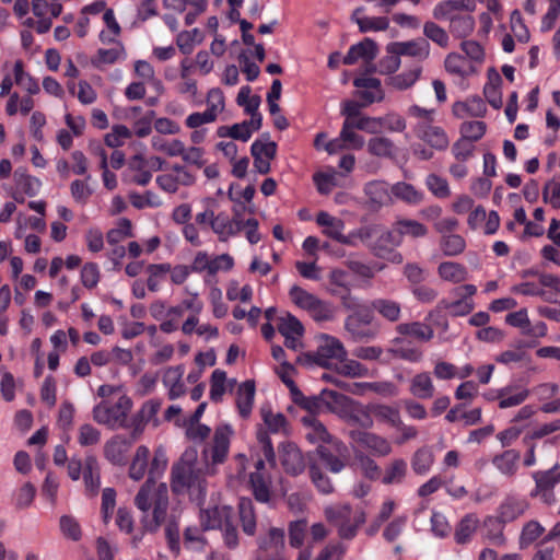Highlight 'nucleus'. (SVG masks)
<instances>
[{"label": "nucleus", "instance_id": "obj_34", "mask_svg": "<svg viewBox=\"0 0 560 560\" xmlns=\"http://www.w3.org/2000/svg\"><path fill=\"white\" fill-rule=\"evenodd\" d=\"M476 9V0H447L440 2L433 9V16L438 20H446L454 11L463 10L472 12Z\"/></svg>", "mask_w": 560, "mask_h": 560}, {"label": "nucleus", "instance_id": "obj_58", "mask_svg": "<svg viewBox=\"0 0 560 560\" xmlns=\"http://www.w3.org/2000/svg\"><path fill=\"white\" fill-rule=\"evenodd\" d=\"M261 121L262 117L255 116L254 119L232 125V139L246 142L250 139L254 131L260 129Z\"/></svg>", "mask_w": 560, "mask_h": 560}, {"label": "nucleus", "instance_id": "obj_37", "mask_svg": "<svg viewBox=\"0 0 560 560\" xmlns=\"http://www.w3.org/2000/svg\"><path fill=\"white\" fill-rule=\"evenodd\" d=\"M249 483L255 499L261 503H267L271 497V480L265 472L254 471L249 475Z\"/></svg>", "mask_w": 560, "mask_h": 560}, {"label": "nucleus", "instance_id": "obj_64", "mask_svg": "<svg viewBox=\"0 0 560 560\" xmlns=\"http://www.w3.org/2000/svg\"><path fill=\"white\" fill-rule=\"evenodd\" d=\"M307 527L305 518L291 521L288 524L289 544L292 548L299 549L304 545Z\"/></svg>", "mask_w": 560, "mask_h": 560}, {"label": "nucleus", "instance_id": "obj_16", "mask_svg": "<svg viewBox=\"0 0 560 560\" xmlns=\"http://www.w3.org/2000/svg\"><path fill=\"white\" fill-rule=\"evenodd\" d=\"M185 366L183 364L171 365L162 371V384L166 389L170 400H175L183 397L186 392L184 381Z\"/></svg>", "mask_w": 560, "mask_h": 560}, {"label": "nucleus", "instance_id": "obj_51", "mask_svg": "<svg viewBox=\"0 0 560 560\" xmlns=\"http://www.w3.org/2000/svg\"><path fill=\"white\" fill-rule=\"evenodd\" d=\"M434 463V455L429 447L417 450L411 458V467L415 474L423 476L428 474Z\"/></svg>", "mask_w": 560, "mask_h": 560}, {"label": "nucleus", "instance_id": "obj_21", "mask_svg": "<svg viewBox=\"0 0 560 560\" xmlns=\"http://www.w3.org/2000/svg\"><path fill=\"white\" fill-rule=\"evenodd\" d=\"M401 243L396 223H394L392 229L388 230L378 225V233L375 235L372 252L375 256H386L387 249L398 247Z\"/></svg>", "mask_w": 560, "mask_h": 560}, {"label": "nucleus", "instance_id": "obj_47", "mask_svg": "<svg viewBox=\"0 0 560 560\" xmlns=\"http://www.w3.org/2000/svg\"><path fill=\"white\" fill-rule=\"evenodd\" d=\"M320 399L327 406V408L331 412L336 413L339 418L342 413H345V409L352 400L348 396L330 389L322 390Z\"/></svg>", "mask_w": 560, "mask_h": 560}, {"label": "nucleus", "instance_id": "obj_12", "mask_svg": "<svg viewBox=\"0 0 560 560\" xmlns=\"http://www.w3.org/2000/svg\"><path fill=\"white\" fill-rule=\"evenodd\" d=\"M195 183L192 174L183 165L175 164L172 168L156 177L158 186L167 194H175L182 186H190Z\"/></svg>", "mask_w": 560, "mask_h": 560}, {"label": "nucleus", "instance_id": "obj_10", "mask_svg": "<svg viewBox=\"0 0 560 560\" xmlns=\"http://www.w3.org/2000/svg\"><path fill=\"white\" fill-rule=\"evenodd\" d=\"M250 153L254 158L255 170L259 174H267L270 172V163L277 154V143L271 141L268 135H262L252 143Z\"/></svg>", "mask_w": 560, "mask_h": 560}, {"label": "nucleus", "instance_id": "obj_55", "mask_svg": "<svg viewBox=\"0 0 560 560\" xmlns=\"http://www.w3.org/2000/svg\"><path fill=\"white\" fill-rule=\"evenodd\" d=\"M340 177L341 174L331 168L328 172L316 173L313 179L319 194L328 195L334 187L340 186Z\"/></svg>", "mask_w": 560, "mask_h": 560}, {"label": "nucleus", "instance_id": "obj_49", "mask_svg": "<svg viewBox=\"0 0 560 560\" xmlns=\"http://www.w3.org/2000/svg\"><path fill=\"white\" fill-rule=\"evenodd\" d=\"M401 241L405 236L412 238L425 237L429 229L421 222L412 219H399L396 222Z\"/></svg>", "mask_w": 560, "mask_h": 560}, {"label": "nucleus", "instance_id": "obj_9", "mask_svg": "<svg viewBox=\"0 0 560 560\" xmlns=\"http://www.w3.org/2000/svg\"><path fill=\"white\" fill-rule=\"evenodd\" d=\"M277 328L283 336L287 348L294 351L303 349L304 326L298 317L285 313L278 318Z\"/></svg>", "mask_w": 560, "mask_h": 560}, {"label": "nucleus", "instance_id": "obj_23", "mask_svg": "<svg viewBox=\"0 0 560 560\" xmlns=\"http://www.w3.org/2000/svg\"><path fill=\"white\" fill-rule=\"evenodd\" d=\"M364 194L368 197L370 207L374 210L387 206L392 201L388 185L383 180H372L366 183L364 186Z\"/></svg>", "mask_w": 560, "mask_h": 560}, {"label": "nucleus", "instance_id": "obj_50", "mask_svg": "<svg viewBox=\"0 0 560 560\" xmlns=\"http://www.w3.org/2000/svg\"><path fill=\"white\" fill-rule=\"evenodd\" d=\"M366 521V514L363 510L357 511L353 515V520H348L346 522H341L339 526H337L338 535L341 539H353L361 525H363Z\"/></svg>", "mask_w": 560, "mask_h": 560}, {"label": "nucleus", "instance_id": "obj_15", "mask_svg": "<svg viewBox=\"0 0 560 560\" xmlns=\"http://www.w3.org/2000/svg\"><path fill=\"white\" fill-rule=\"evenodd\" d=\"M132 444L126 435L116 434L104 443V457L115 466H125Z\"/></svg>", "mask_w": 560, "mask_h": 560}, {"label": "nucleus", "instance_id": "obj_22", "mask_svg": "<svg viewBox=\"0 0 560 560\" xmlns=\"http://www.w3.org/2000/svg\"><path fill=\"white\" fill-rule=\"evenodd\" d=\"M231 513V508L226 505L202 509L199 516L202 530L223 527L229 522Z\"/></svg>", "mask_w": 560, "mask_h": 560}, {"label": "nucleus", "instance_id": "obj_8", "mask_svg": "<svg viewBox=\"0 0 560 560\" xmlns=\"http://www.w3.org/2000/svg\"><path fill=\"white\" fill-rule=\"evenodd\" d=\"M301 421L305 429V438L311 443L318 444V446L330 444L335 451H346V445L341 441L334 439L326 427L313 415L304 416Z\"/></svg>", "mask_w": 560, "mask_h": 560}, {"label": "nucleus", "instance_id": "obj_60", "mask_svg": "<svg viewBox=\"0 0 560 560\" xmlns=\"http://www.w3.org/2000/svg\"><path fill=\"white\" fill-rule=\"evenodd\" d=\"M324 515L330 524L339 526L341 522H346L351 518L352 508L348 503L330 504L325 506Z\"/></svg>", "mask_w": 560, "mask_h": 560}, {"label": "nucleus", "instance_id": "obj_19", "mask_svg": "<svg viewBox=\"0 0 560 560\" xmlns=\"http://www.w3.org/2000/svg\"><path fill=\"white\" fill-rule=\"evenodd\" d=\"M494 468L506 478H514L521 465V453L514 448L505 450L492 458Z\"/></svg>", "mask_w": 560, "mask_h": 560}, {"label": "nucleus", "instance_id": "obj_56", "mask_svg": "<svg viewBox=\"0 0 560 560\" xmlns=\"http://www.w3.org/2000/svg\"><path fill=\"white\" fill-rule=\"evenodd\" d=\"M203 35L200 30L194 28L190 31L180 32L176 37V45L184 55L192 52L194 48L202 43Z\"/></svg>", "mask_w": 560, "mask_h": 560}, {"label": "nucleus", "instance_id": "obj_31", "mask_svg": "<svg viewBox=\"0 0 560 560\" xmlns=\"http://www.w3.org/2000/svg\"><path fill=\"white\" fill-rule=\"evenodd\" d=\"M340 418L349 424L359 425L365 429H369L373 425V419L369 410L353 399L345 409V413H342Z\"/></svg>", "mask_w": 560, "mask_h": 560}, {"label": "nucleus", "instance_id": "obj_17", "mask_svg": "<svg viewBox=\"0 0 560 560\" xmlns=\"http://www.w3.org/2000/svg\"><path fill=\"white\" fill-rule=\"evenodd\" d=\"M416 136L435 150L443 151L447 149L450 139L445 130L428 122H417L415 126Z\"/></svg>", "mask_w": 560, "mask_h": 560}, {"label": "nucleus", "instance_id": "obj_29", "mask_svg": "<svg viewBox=\"0 0 560 560\" xmlns=\"http://www.w3.org/2000/svg\"><path fill=\"white\" fill-rule=\"evenodd\" d=\"M255 382L245 381L238 385L236 390V408L242 418L246 419L250 416L255 400Z\"/></svg>", "mask_w": 560, "mask_h": 560}, {"label": "nucleus", "instance_id": "obj_3", "mask_svg": "<svg viewBox=\"0 0 560 560\" xmlns=\"http://www.w3.org/2000/svg\"><path fill=\"white\" fill-rule=\"evenodd\" d=\"M234 436V429L229 423L214 427L212 435L203 444L201 458L207 475H214L217 467L225 463L230 454V446Z\"/></svg>", "mask_w": 560, "mask_h": 560}, {"label": "nucleus", "instance_id": "obj_24", "mask_svg": "<svg viewBox=\"0 0 560 560\" xmlns=\"http://www.w3.org/2000/svg\"><path fill=\"white\" fill-rule=\"evenodd\" d=\"M316 223L323 228L324 235L343 244L346 225L340 218L334 217L326 211H320L316 215Z\"/></svg>", "mask_w": 560, "mask_h": 560}, {"label": "nucleus", "instance_id": "obj_48", "mask_svg": "<svg viewBox=\"0 0 560 560\" xmlns=\"http://www.w3.org/2000/svg\"><path fill=\"white\" fill-rule=\"evenodd\" d=\"M240 521L243 532L248 536L256 533V516L253 502L247 498H242L238 503Z\"/></svg>", "mask_w": 560, "mask_h": 560}, {"label": "nucleus", "instance_id": "obj_45", "mask_svg": "<svg viewBox=\"0 0 560 560\" xmlns=\"http://www.w3.org/2000/svg\"><path fill=\"white\" fill-rule=\"evenodd\" d=\"M396 330L404 336H411L420 341L427 342L434 336L433 329L421 322L402 323L397 325Z\"/></svg>", "mask_w": 560, "mask_h": 560}, {"label": "nucleus", "instance_id": "obj_62", "mask_svg": "<svg viewBox=\"0 0 560 560\" xmlns=\"http://www.w3.org/2000/svg\"><path fill=\"white\" fill-rule=\"evenodd\" d=\"M249 86H242L237 94V104L243 106L245 112L250 115V119H254L255 116L261 117L258 112L260 105V97L257 95L250 94Z\"/></svg>", "mask_w": 560, "mask_h": 560}, {"label": "nucleus", "instance_id": "obj_27", "mask_svg": "<svg viewBox=\"0 0 560 560\" xmlns=\"http://www.w3.org/2000/svg\"><path fill=\"white\" fill-rule=\"evenodd\" d=\"M529 396V390L517 384L499 388V408L508 409L522 405Z\"/></svg>", "mask_w": 560, "mask_h": 560}, {"label": "nucleus", "instance_id": "obj_7", "mask_svg": "<svg viewBox=\"0 0 560 560\" xmlns=\"http://www.w3.org/2000/svg\"><path fill=\"white\" fill-rule=\"evenodd\" d=\"M258 550L266 560H287L284 530L278 527H270L258 540Z\"/></svg>", "mask_w": 560, "mask_h": 560}, {"label": "nucleus", "instance_id": "obj_53", "mask_svg": "<svg viewBox=\"0 0 560 560\" xmlns=\"http://www.w3.org/2000/svg\"><path fill=\"white\" fill-rule=\"evenodd\" d=\"M354 465L368 479L376 480L381 476V468L376 462L361 451L354 453Z\"/></svg>", "mask_w": 560, "mask_h": 560}, {"label": "nucleus", "instance_id": "obj_39", "mask_svg": "<svg viewBox=\"0 0 560 560\" xmlns=\"http://www.w3.org/2000/svg\"><path fill=\"white\" fill-rule=\"evenodd\" d=\"M338 454H332L325 445H320L317 447V454L329 471L334 474H339L347 464L348 454L346 451H336Z\"/></svg>", "mask_w": 560, "mask_h": 560}, {"label": "nucleus", "instance_id": "obj_25", "mask_svg": "<svg viewBox=\"0 0 560 560\" xmlns=\"http://www.w3.org/2000/svg\"><path fill=\"white\" fill-rule=\"evenodd\" d=\"M378 52L376 43L371 38H364L362 42L352 45L343 58L345 65H353L359 59L372 61Z\"/></svg>", "mask_w": 560, "mask_h": 560}, {"label": "nucleus", "instance_id": "obj_59", "mask_svg": "<svg viewBox=\"0 0 560 560\" xmlns=\"http://www.w3.org/2000/svg\"><path fill=\"white\" fill-rule=\"evenodd\" d=\"M407 474V463L405 459L397 458L390 462L386 467L382 482L384 485L401 483Z\"/></svg>", "mask_w": 560, "mask_h": 560}, {"label": "nucleus", "instance_id": "obj_42", "mask_svg": "<svg viewBox=\"0 0 560 560\" xmlns=\"http://www.w3.org/2000/svg\"><path fill=\"white\" fill-rule=\"evenodd\" d=\"M438 275L444 281L460 283L468 279L467 269L455 261H444L438 267Z\"/></svg>", "mask_w": 560, "mask_h": 560}, {"label": "nucleus", "instance_id": "obj_5", "mask_svg": "<svg viewBox=\"0 0 560 560\" xmlns=\"http://www.w3.org/2000/svg\"><path fill=\"white\" fill-rule=\"evenodd\" d=\"M289 296L296 307L305 311L315 322H329L335 318L336 308L330 302L320 300L299 285L291 287Z\"/></svg>", "mask_w": 560, "mask_h": 560}, {"label": "nucleus", "instance_id": "obj_41", "mask_svg": "<svg viewBox=\"0 0 560 560\" xmlns=\"http://www.w3.org/2000/svg\"><path fill=\"white\" fill-rule=\"evenodd\" d=\"M203 303L197 293H190L186 299L177 305L167 308V317L178 319L184 316L185 312L201 313Z\"/></svg>", "mask_w": 560, "mask_h": 560}, {"label": "nucleus", "instance_id": "obj_2", "mask_svg": "<svg viewBox=\"0 0 560 560\" xmlns=\"http://www.w3.org/2000/svg\"><path fill=\"white\" fill-rule=\"evenodd\" d=\"M197 451L187 450L180 460L172 468V489L174 492L188 490L190 495L201 501L206 497L207 483L201 468L196 466Z\"/></svg>", "mask_w": 560, "mask_h": 560}, {"label": "nucleus", "instance_id": "obj_14", "mask_svg": "<svg viewBox=\"0 0 560 560\" xmlns=\"http://www.w3.org/2000/svg\"><path fill=\"white\" fill-rule=\"evenodd\" d=\"M431 51L430 44L425 38H416L405 42H392L386 46V52H394L401 56L411 57L418 61H424L429 58Z\"/></svg>", "mask_w": 560, "mask_h": 560}, {"label": "nucleus", "instance_id": "obj_35", "mask_svg": "<svg viewBox=\"0 0 560 560\" xmlns=\"http://www.w3.org/2000/svg\"><path fill=\"white\" fill-rule=\"evenodd\" d=\"M434 384L428 372H420L410 380L409 392L419 399H430L434 395Z\"/></svg>", "mask_w": 560, "mask_h": 560}, {"label": "nucleus", "instance_id": "obj_57", "mask_svg": "<svg viewBox=\"0 0 560 560\" xmlns=\"http://www.w3.org/2000/svg\"><path fill=\"white\" fill-rule=\"evenodd\" d=\"M447 20H450V31L456 37H467L475 30V20L470 15H454Z\"/></svg>", "mask_w": 560, "mask_h": 560}, {"label": "nucleus", "instance_id": "obj_52", "mask_svg": "<svg viewBox=\"0 0 560 560\" xmlns=\"http://www.w3.org/2000/svg\"><path fill=\"white\" fill-rule=\"evenodd\" d=\"M374 417L393 428H400L401 418L398 408L388 405H374L371 407Z\"/></svg>", "mask_w": 560, "mask_h": 560}, {"label": "nucleus", "instance_id": "obj_26", "mask_svg": "<svg viewBox=\"0 0 560 560\" xmlns=\"http://www.w3.org/2000/svg\"><path fill=\"white\" fill-rule=\"evenodd\" d=\"M377 233L378 224L361 225L346 234L342 245L357 247L360 244H364L372 250Z\"/></svg>", "mask_w": 560, "mask_h": 560}, {"label": "nucleus", "instance_id": "obj_30", "mask_svg": "<svg viewBox=\"0 0 560 560\" xmlns=\"http://www.w3.org/2000/svg\"><path fill=\"white\" fill-rule=\"evenodd\" d=\"M444 67L450 74L455 75L460 80L467 79L476 73V68L471 61H468L457 52H451L446 56Z\"/></svg>", "mask_w": 560, "mask_h": 560}, {"label": "nucleus", "instance_id": "obj_1", "mask_svg": "<svg viewBox=\"0 0 560 560\" xmlns=\"http://www.w3.org/2000/svg\"><path fill=\"white\" fill-rule=\"evenodd\" d=\"M135 505L143 513L152 508V518L144 521L148 532L155 533L160 526L167 522L168 489L164 482L147 480L135 498Z\"/></svg>", "mask_w": 560, "mask_h": 560}, {"label": "nucleus", "instance_id": "obj_46", "mask_svg": "<svg viewBox=\"0 0 560 560\" xmlns=\"http://www.w3.org/2000/svg\"><path fill=\"white\" fill-rule=\"evenodd\" d=\"M236 384L235 380H228L226 373L222 370H214L210 380V398L213 401H221L228 386L231 388Z\"/></svg>", "mask_w": 560, "mask_h": 560}, {"label": "nucleus", "instance_id": "obj_38", "mask_svg": "<svg viewBox=\"0 0 560 560\" xmlns=\"http://www.w3.org/2000/svg\"><path fill=\"white\" fill-rule=\"evenodd\" d=\"M149 456L150 450L145 445H139L136 448L128 471V475L132 480L139 481L145 476Z\"/></svg>", "mask_w": 560, "mask_h": 560}, {"label": "nucleus", "instance_id": "obj_32", "mask_svg": "<svg viewBox=\"0 0 560 560\" xmlns=\"http://www.w3.org/2000/svg\"><path fill=\"white\" fill-rule=\"evenodd\" d=\"M422 67L419 65L400 73L388 77L386 84L397 91H406L412 88L422 74Z\"/></svg>", "mask_w": 560, "mask_h": 560}, {"label": "nucleus", "instance_id": "obj_6", "mask_svg": "<svg viewBox=\"0 0 560 560\" xmlns=\"http://www.w3.org/2000/svg\"><path fill=\"white\" fill-rule=\"evenodd\" d=\"M528 508V503L516 497H506L498 509V516H489L485 521L486 526H492L497 528V532L489 535V538L493 544L503 545L504 536L502 533V525L513 522L522 516Z\"/></svg>", "mask_w": 560, "mask_h": 560}, {"label": "nucleus", "instance_id": "obj_28", "mask_svg": "<svg viewBox=\"0 0 560 560\" xmlns=\"http://www.w3.org/2000/svg\"><path fill=\"white\" fill-rule=\"evenodd\" d=\"M242 225V221L236 219L232 220L228 214L221 212L213 218L211 230L218 235L221 242H226L241 231Z\"/></svg>", "mask_w": 560, "mask_h": 560}, {"label": "nucleus", "instance_id": "obj_33", "mask_svg": "<svg viewBox=\"0 0 560 560\" xmlns=\"http://www.w3.org/2000/svg\"><path fill=\"white\" fill-rule=\"evenodd\" d=\"M486 113L487 106L478 96L469 97L464 102H456L453 105V114L458 118L483 117Z\"/></svg>", "mask_w": 560, "mask_h": 560}, {"label": "nucleus", "instance_id": "obj_18", "mask_svg": "<svg viewBox=\"0 0 560 560\" xmlns=\"http://www.w3.org/2000/svg\"><path fill=\"white\" fill-rule=\"evenodd\" d=\"M281 464L287 472L298 475L305 468L304 457L300 448L292 442H284L279 446Z\"/></svg>", "mask_w": 560, "mask_h": 560}, {"label": "nucleus", "instance_id": "obj_36", "mask_svg": "<svg viewBox=\"0 0 560 560\" xmlns=\"http://www.w3.org/2000/svg\"><path fill=\"white\" fill-rule=\"evenodd\" d=\"M83 479L85 490L91 494L95 495L101 486L100 466L96 457L86 456L84 459Z\"/></svg>", "mask_w": 560, "mask_h": 560}, {"label": "nucleus", "instance_id": "obj_20", "mask_svg": "<svg viewBox=\"0 0 560 560\" xmlns=\"http://www.w3.org/2000/svg\"><path fill=\"white\" fill-rule=\"evenodd\" d=\"M353 85L361 89L360 97L365 104L382 102L385 98V92L381 80L373 77H359L353 80Z\"/></svg>", "mask_w": 560, "mask_h": 560}, {"label": "nucleus", "instance_id": "obj_4", "mask_svg": "<svg viewBox=\"0 0 560 560\" xmlns=\"http://www.w3.org/2000/svg\"><path fill=\"white\" fill-rule=\"evenodd\" d=\"M132 406L127 395H120L115 401L102 400L93 408V420L110 430L127 429Z\"/></svg>", "mask_w": 560, "mask_h": 560}, {"label": "nucleus", "instance_id": "obj_44", "mask_svg": "<svg viewBox=\"0 0 560 560\" xmlns=\"http://www.w3.org/2000/svg\"><path fill=\"white\" fill-rule=\"evenodd\" d=\"M260 416L268 431L273 434L288 432V421L283 413L273 412L269 406L260 408Z\"/></svg>", "mask_w": 560, "mask_h": 560}, {"label": "nucleus", "instance_id": "obj_13", "mask_svg": "<svg viewBox=\"0 0 560 560\" xmlns=\"http://www.w3.org/2000/svg\"><path fill=\"white\" fill-rule=\"evenodd\" d=\"M349 436L354 444L370 451L376 456L383 457L392 453L389 441L375 433L363 430H351Z\"/></svg>", "mask_w": 560, "mask_h": 560}, {"label": "nucleus", "instance_id": "obj_43", "mask_svg": "<svg viewBox=\"0 0 560 560\" xmlns=\"http://www.w3.org/2000/svg\"><path fill=\"white\" fill-rule=\"evenodd\" d=\"M371 307L384 319L396 323L401 317V306L398 302L389 299H375Z\"/></svg>", "mask_w": 560, "mask_h": 560}, {"label": "nucleus", "instance_id": "obj_61", "mask_svg": "<svg viewBox=\"0 0 560 560\" xmlns=\"http://www.w3.org/2000/svg\"><path fill=\"white\" fill-rule=\"evenodd\" d=\"M392 194L396 198L410 205L420 203L423 199L421 191L417 190L412 185L405 182L396 183L392 187Z\"/></svg>", "mask_w": 560, "mask_h": 560}, {"label": "nucleus", "instance_id": "obj_54", "mask_svg": "<svg viewBox=\"0 0 560 560\" xmlns=\"http://www.w3.org/2000/svg\"><path fill=\"white\" fill-rule=\"evenodd\" d=\"M479 520L474 514L464 516L455 529V540L457 544H466L470 540L472 534L476 532Z\"/></svg>", "mask_w": 560, "mask_h": 560}, {"label": "nucleus", "instance_id": "obj_63", "mask_svg": "<svg viewBox=\"0 0 560 560\" xmlns=\"http://www.w3.org/2000/svg\"><path fill=\"white\" fill-rule=\"evenodd\" d=\"M68 90L72 94L75 93L79 102L83 105L93 104L97 98L96 91L85 80H81L78 84L69 82Z\"/></svg>", "mask_w": 560, "mask_h": 560}, {"label": "nucleus", "instance_id": "obj_40", "mask_svg": "<svg viewBox=\"0 0 560 560\" xmlns=\"http://www.w3.org/2000/svg\"><path fill=\"white\" fill-rule=\"evenodd\" d=\"M14 182L19 192L30 197L36 196L42 187L40 180L30 175L23 167L14 171Z\"/></svg>", "mask_w": 560, "mask_h": 560}, {"label": "nucleus", "instance_id": "obj_11", "mask_svg": "<svg viewBox=\"0 0 560 560\" xmlns=\"http://www.w3.org/2000/svg\"><path fill=\"white\" fill-rule=\"evenodd\" d=\"M347 351L342 342L330 335H322L318 339V346L314 354L315 362L320 366H328L330 360H343Z\"/></svg>", "mask_w": 560, "mask_h": 560}]
</instances>
